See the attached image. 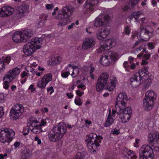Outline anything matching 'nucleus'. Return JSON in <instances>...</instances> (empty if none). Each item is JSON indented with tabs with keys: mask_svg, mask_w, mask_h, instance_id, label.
<instances>
[{
	"mask_svg": "<svg viewBox=\"0 0 159 159\" xmlns=\"http://www.w3.org/2000/svg\"><path fill=\"white\" fill-rule=\"evenodd\" d=\"M5 96L3 93H0V102H2L5 100Z\"/></svg>",
	"mask_w": 159,
	"mask_h": 159,
	"instance_id": "55",
	"label": "nucleus"
},
{
	"mask_svg": "<svg viewBox=\"0 0 159 159\" xmlns=\"http://www.w3.org/2000/svg\"><path fill=\"white\" fill-rule=\"evenodd\" d=\"M14 9L10 6H4L0 9V16L7 17L9 16L14 13Z\"/></svg>",
	"mask_w": 159,
	"mask_h": 159,
	"instance_id": "15",
	"label": "nucleus"
},
{
	"mask_svg": "<svg viewBox=\"0 0 159 159\" xmlns=\"http://www.w3.org/2000/svg\"><path fill=\"white\" fill-rule=\"evenodd\" d=\"M75 8L71 5H68L63 7L59 10L58 13L54 18L60 20L57 25L63 26L70 21V19L73 14Z\"/></svg>",
	"mask_w": 159,
	"mask_h": 159,
	"instance_id": "1",
	"label": "nucleus"
},
{
	"mask_svg": "<svg viewBox=\"0 0 159 159\" xmlns=\"http://www.w3.org/2000/svg\"><path fill=\"white\" fill-rule=\"evenodd\" d=\"M137 51H141L142 52H144L145 51V49L143 48V46H141L140 47L137 48L136 49Z\"/></svg>",
	"mask_w": 159,
	"mask_h": 159,
	"instance_id": "62",
	"label": "nucleus"
},
{
	"mask_svg": "<svg viewBox=\"0 0 159 159\" xmlns=\"http://www.w3.org/2000/svg\"><path fill=\"white\" fill-rule=\"evenodd\" d=\"M99 1V0H87L84 4V7L87 9H89V10H92L93 9L90 8V7L97 5Z\"/></svg>",
	"mask_w": 159,
	"mask_h": 159,
	"instance_id": "23",
	"label": "nucleus"
},
{
	"mask_svg": "<svg viewBox=\"0 0 159 159\" xmlns=\"http://www.w3.org/2000/svg\"><path fill=\"white\" fill-rule=\"evenodd\" d=\"M141 78L136 75H133L130 79V83L133 88L138 87L141 84Z\"/></svg>",
	"mask_w": 159,
	"mask_h": 159,
	"instance_id": "19",
	"label": "nucleus"
},
{
	"mask_svg": "<svg viewBox=\"0 0 159 159\" xmlns=\"http://www.w3.org/2000/svg\"><path fill=\"white\" fill-rule=\"evenodd\" d=\"M123 157L127 158V159H136L137 156L135 152L127 148H124L121 151Z\"/></svg>",
	"mask_w": 159,
	"mask_h": 159,
	"instance_id": "17",
	"label": "nucleus"
},
{
	"mask_svg": "<svg viewBox=\"0 0 159 159\" xmlns=\"http://www.w3.org/2000/svg\"><path fill=\"white\" fill-rule=\"evenodd\" d=\"M42 79L47 84L52 80V75L51 74L49 73L44 75L42 78Z\"/></svg>",
	"mask_w": 159,
	"mask_h": 159,
	"instance_id": "30",
	"label": "nucleus"
},
{
	"mask_svg": "<svg viewBox=\"0 0 159 159\" xmlns=\"http://www.w3.org/2000/svg\"><path fill=\"white\" fill-rule=\"evenodd\" d=\"M148 45L149 49H152L155 47L154 44L152 42L149 43H148Z\"/></svg>",
	"mask_w": 159,
	"mask_h": 159,
	"instance_id": "54",
	"label": "nucleus"
},
{
	"mask_svg": "<svg viewBox=\"0 0 159 159\" xmlns=\"http://www.w3.org/2000/svg\"><path fill=\"white\" fill-rule=\"evenodd\" d=\"M107 84L98 80L96 86V90L97 91H100L104 89Z\"/></svg>",
	"mask_w": 159,
	"mask_h": 159,
	"instance_id": "32",
	"label": "nucleus"
},
{
	"mask_svg": "<svg viewBox=\"0 0 159 159\" xmlns=\"http://www.w3.org/2000/svg\"><path fill=\"white\" fill-rule=\"evenodd\" d=\"M21 34L23 40H22L23 42H25L27 40L32 36L33 32L30 29L25 30L22 32L21 31Z\"/></svg>",
	"mask_w": 159,
	"mask_h": 159,
	"instance_id": "20",
	"label": "nucleus"
},
{
	"mask_svg": "<svg viewBox=\"0 0 159 159\" xmlns=\"http://www.w3.org/2000/svg\"><path fill=\"white\" fill-rule=\"evenodd\" d=\"M142 14V12L141 11H139L134 12L133 13L132 15L135 18L136 21L138 22L139 20L138 18L139 17L140 15Z\"/></svg>",
	"mask_w": 159,
	"mask_h": 159,
	"instance_id": "35",
	"label": "nucleus"
},
{
	"mask_svg": "<svg viewBox=\"0 0 159 159\" xmlns=\"http://www.w3.org/2000/svg\"><path fill=\"white\" fill-rule=\"evenodd\" d=\"M110 84L107 86V89L110 91H112L115 88L117 81L115 77H111L110 78Z\"/></svg>",
	"mask_w": 159,
	"mask_h": 159,
	"instance_id": "24",
	"label": "nucleus"
},
{
	"mask_svg": "<svg viewBox=\"0 0 159 159\" xmlns=\"http://www.w3.org/2000/svg\"><path fill=\"white\" fill-rule=\"evenodd\" d=\"M20 72V69L17 68H15L10 70L7 73L6 75L13 80L15 76L19 74Z\"/></svg>",
	"mask_w": 159,
	"mask_h": 159,
	"instance_id": "22",
	"label": "nucleus"
},
{
	"mask_svg": "<svg viewBox=\"0 0 159 159\" xmlns=\"http://www.w3.org/2000/svg\"><path fill=\"white\" fill-rule=\"evenodd\" d=\"M39 122L35 118L31 117L27 123V127L34 134H39L44 131L39 125Z\"/></svg>",
	"mask_w": 159,
	"mask_h": 159,
	"instance_id": "10",
	"label": "nucleus"
},
{
	"mask_svg": "<svg viewBox=\"0 0 159 159\" xmlns=\"http://www.w3.org/2000/svg\"><path fill=\"white\" fill-rule=\"evenodd\" d=\"M11 60V57H10L7 56L3 57L2 58L1 60L2 61L3 63H4V65L5 63L7 64H8Z\"/></svg>",
	"mask_w": 159,
	"mask_h": 159,
	"instance_id": "39",
	"label": "nucleus"
},
{
	"mask_svg": "<svg viewBox=\"0 0 159 159\" xmlns=\"http://www.w3.org/2000/svg\"><path fill=\"white\" fill-rule=\"evenodd\" d=\"M84 94L83 91H81L80 90L76 91V94L80 97L82 96Z\"/></svg>",
	"mask_w": 159,
	"mask_h": 159,
	"instance_id": "57",
	"label": "nucleus"
},
{
	"mask_svg": "<svg viewBox=\"0 0 159 159\" xmlns=\"http://www.w3.org/2000/svg\"><path fill=\"white\" fill-rule=\"evenodd\" d=\"M149 32L146 33L144 35H141L140 39L143 41H146L149 40L150 38L149 35Z\"/></svg>",
	"mask_w": 159,
	"mask_h": 159,
	"instance_id": "34",
	"label": "nucleus"
},
{
	"mask_svg": "<svg viewBox=\"0 0 159 159\" xmlns=\"http://www.w3.org/2000/svg\"><path fill=\"white\" fill-rule=\"evenodd\" d=\"M95 43L93 39L91 38H87L85 39L82 46L83 50H85L93 47L95 45Z\"/></svg>",
	"mask_w": 159,
	"mask_h": 159,
	"instance_id": "18",
	"label": "nucleus"
},
{
	"mask_svg": "<svg viewBox=\"0 0 159 159\" xmlns=\"http://www.w3.org/2000/svg\"><path fill=\"white\" fill-rule=\"evenodd\" d=\"M71 68H69V66H67L66 68V71L62 70L61 72V76L64 78H66L68 77L70 74V72Z\"/></svg>",
	"mask_w": 159,
	"mask_h": 159,
	"instance_id": "31",
	"label": "nucleus"
},
{
	"mask_svg": "<svg viewBox=\"0 0 159 159\" xmlns=\"http://www.w3.org/2000/svg\"><path fill=\"white\" fill-rule=\"evenodd\" d=\"M139 0H132L129 1V2L131 4V7H134L138 3Z\"/></svg>",
	"mask_w": 159,
	"mask_h": 159,
	"instance_id": "51",
	"label": "nucleus"
},
{
	"mask_svg": "<svg viewBox=\"0 0 159 159\" xmlns=\"http://www.w3.org/2000/svg\"><path fill=\"white\" fill-rule=\"evenodd\" d=\"M150 55L149 54H145L143 57V60H148L150 58Z\"/></svg>",
	"mask_w": 159,
	"mask_h": 159,
	"instance_id": "63",
	"label": "nucleus"
},
{
	"mask_svg": "<svg viewBox=\"0 0 159 159\" xmlns=\"http://www.w3.org/2000/svg\"><path fill=\"white\" fill-rule=\"evenodd\" d=\"M120 133V130L117 129L116 128L113 129L111 131V133L113 134L118 135Z\"/></svg>",
	"mask_w": 159,
	"mask_h": 159,
	"instance_id": "49",
	"label": "nucleus"
},
{
	"mask_svg": "<svg viewBox=\"0 0 159 159\" xmlns=\"http://www.w3.org/2000/svg\"><path fill=\"white\" fill-rule=\"evenodd\" d=\"M123 108H119V111L118 109H116V113L119 116L123 123H125L128 121L130 118L132 112V110L130 107H128L124 109H122Z\"/></svg>",
	"mask_w": 159,
	"mask_h": 159,
	"instance_id": "9",
	"label": "nucleus"
},
{
	"mask_svg": "<svg viewBox=\"0 0 159 159\" xmlns=\"http://www.w3.org/2000/svg\"><path fill=\"white\" fill-rule=\"evenodd\" d=\"M110 31L109 27H106L99 29L96 35L98 39L103 40L106 38L109 34Z\"/></svg>",
	"mask_w": 159,
	"mask_h": 159,
	"instance_id": "14",
	"label": "nucleus"
},
{
	"mask_svg": "<svg viewBox=\"0 0 159 159\" xmlns=\"http://www.w3.org/2000/svg\"><path fill=\"white\" fill-rule=\"evenodd\" d=\"M75 102L76 105L78 106H80L82 104V102L80 98H75Z\"/></svg>",
	"mask_w": 159,
	"mask_h": 159,
	"instance_id": "50",
	"label": "nucleus"
},
{
	"mask_svg": "<svg viewBox=\"0 0 159 159\" xmlns=\"http://www.w3.org/2000/svg\"><path fill=\"white\" fill-rule=\"evenodd\" d=\"M77 87L78 88L81 89H86V87L85 86L84 84L83 83L79 84L78 85Z\"/></svg>",
	"mask_w": 159,
	"mask_h": 159,
	"instance_id": "64",
	"label": "nucleus"
},
{
	"mask_svg": "<svg viewBox=\"0 0 159 159\" xmlns=\"http://www.w3.org/2000/svg\"><path fill=\"white\" fill-rule=\"evenodd\" d=\"M46 7L48 9H52L53 8V6L52 4H47L46 6Z\"/></svg>",
	"mask_w": 159,
	"mask_h": 159,
	"instance_id": "60",
	"label": "nucleus"
},
{
	"mask_svg": "<svg viewBox=\"0 0 159 159\" xmlns=\"http://www.w3.org/2000/svg\"><path fill=\"white\" fill-rule=\"evenodd\" d=\"M3 80L4 81L3 85V88L5 89H8L9 87V83L11 82L13 80L5 75L3 78Z\"/></svg>",
	"mask_w": 159,
	"mask_h": 159,
	"instance_id": "29",
	"label": "nucleus"
},
{
	"mask_svg": "<svg viewBox=\"0 0 159 159\" xmlns=\"http://www.w3.org/2000/svg\"><path fill=\"white\" fill-rule=\"evenodd\" d=\"M123 65L125 70L129 72L130 68L128 65V62L127 61H125Z\"/></svg>",
	"mask_w": 159,
	"mask_h": 159,
	"instance_id": "44",
	"label": "nucleus"
},
{
	"mask_svg": "<svg viewBox=\"0 0 159 159\" xmlns=\"http://www.w3.org/2000/svg\"><path fill=\"white\" fill-rule=\"evenodd\" d=\"M18 10L20 13H23L27 11L26 7L24 6H21L19 7Z\"/></svg>",
	"mask_w": 159,
	"mask_h": 159,
	"instance_id": "41",
	"label": "nucleus"
},
{
	"mask_svg": "<svg viewBox=\"0 0 159 159\" xmlns=\"http://www.w3.org/2000/svg\"><path fill=\"white\" fill-rule=\"evenodd\" d=\"M140 36H141V35H144V34H145L147 32V33L149 32V31L146 29V27H143L141 25L140 26Z\"/></svg>",
	"mask_w": 159,
	"mask_h": 159,
	"instance_id": "36",
	"label": "nucleus"
},
{
	"mask_svg": "<svg viewBox=\"0 0 159 159\" xmlns=\"http://www.w3.org/2000/svg\"><path fill=\"white\" fill-rule=\"evenodd\" d=\"M102 138L100 136H97L94 133H92L86 137V141L87 143V146L91 150L94 151L100 145L99 143L101 142Z\"/></svg>",
	"mask_w": 159,
	"mask_h": 159,
	"instance_id": "5",
	"label": "nucleus"
},
{
	"mask_svg": "<svg viewBox=\"0 0 159 159\" xmlns=\"http://www.w3.org/2000/svg\"><path fill=\"white\" fill-rule=\"evenodd\" d=\"M66 131V125L63 122L59 123L49 132L48 139L51 142H57L62 139Z\"/></svg>",
	"mask_w": 159,
	"mask_h": 159,
	"instance_id": "2",
	"label": "nucleus"
},
{
	"mask_svg": "<svg viewBox=\"0 0 159 159\" xmlns=\"http://www.w3.org/2000/svg\"><path fill=\"white\" fill-rule=\"evenodd\" d=\"M61 61V58L59 57H53L49 61V64L51 66L58 64Z\"/></svg>",
	"mask_w": 159,
	"mask_h": 159,
	"instance_id": "28",
	"label": "nucleus"
},
{
	"mask_svg": "<svg viewBox=\"0 0 159 159\" xmlns=\"http://www.w3.org/2000/svg\"><path fill=\"white\" fill-rule=\"evenodd\" d=\"M152 137L154 150L156 152L159 151V135L157 134H152Z\"/></svg>",
	"mask_w": 159,
	"mask_h": 159,
	"instance_id": "21",
	"label": "nucleus"
},
{
	"mask_svg": "<svg viewBox=\"0 0 159 159\" xmlns=\"http://www.w3.org/2000/svg\"><path fill=\"white\" fill-rule=\"evenodd\" d=\"M90 67L91 68L90 70V71L89 74L90 76V77L93 79H94V76L93 75V71L95 70V68L94 67L92 66H90Z\"/></svg>",
	"mask_w": 159,
	"mask_h": 159,
	"instance_id": "45",
	"label": "nucleus"
},
{
	"mask_svg": "<svg viewBox=\"0 0 159 159\" xmlns=\"http://www.w3.org/2000/svg\"><path fill=\"white\" fill-rule=\"evenodd\" d=\"M140 159H153L154 155L153 149L148 144H145L140 148L139 151Z\"/></svg>",
	"mask_w": 159,
	"mask_h": 159,
	"instance_id": "6",
	"label": "nucleus"
},
{
	"mask_svg": "<svg viewBox=\"0 0 159 159\" xmlns=\"http://www.w3.org/2000/svg\"><path fill=\"white\" fill-rule=\"evenodd\" d=\"M156 97V94L153 90H149L146 92L143 100V106L145 110L150 111L152 109Z\"/></svg>",
	"mask_w": 159,
	"mask_h": 159,
	"instance_id": "4",
	"label": "nucleus"
},
{
	"mask_svg": "<svg viewBox=\"0 0 159 159\" xmlns=\"http://www.w3.org/2000/svg\"><path fill=\"white\" fill-rule=\"evenodd\" d=\"M14 131L10 129L2 128L0 129V141L2 143H9L14 138Z\"/></svg>",
	"mask_w": 159,
	"mask_h": 159,
	"instance_id": "7",
	"label": "nucleus"
},
{
	"mask_svg": "<svg viewBox=\"0 0 159 159\" xmlns=\"http://www.w3.org/2000/svg\"><path fill=\"white\" fill-rule=\"evenodd\" d=\"M139 75L138 77H140L141 79L143 77L147 75V73H146L143 69H140L139 70Z\"/></svg>",
	"mask_w": 159,
	"mask_h": 159,
	"instance_id": "38",
	"label": "nucleus"
},
{
	"mask_svg": "<svg viewBox=\"0 0 159 159\" xmlns=\"http://www.w3.org/2000/svg\"><path fill=\"white\" fill-rule=\"evenodd\" d=\"M139 140L137 139H136L135 142L134 143V146L135 147L138 148L139 147Z\"/></svg>",
	"mask_w": 159,
	"mask_h": 159,
	"instance_id": "61",
	"label": "nucleus"
},
{
	"mask_svg": "<svg viewBox=\"0 0 159 159\" xmlns=\"http://www.w3.org/2000/svg\"><path fill=\"white\" fill-rule=\"evenodd\" d=\"M110 57L111 60L113 61H115L117 60L118 58V54L116 52L113 53Z\"/></svg>",
	"mask_w": 159,
	"mask_h": 159,
	"instance_id": "42",
	"label": "nucleus"
},
{
	"mask_svg": "<svg viewBox=\"0 0 159 159\" xmlns=\"http://www.w3.org/2000/svg\"><path fill=\"white\" fill-rule=\"evenodd\" d=\"M29 155L26 150H24L22 153L21 158L22 159H27L29 157Z\"/></svg>",
	"mask_w": 159,
	"mask_h": 159,
	"instance_id": "37",
	"label": "nucleus"
},
{
	"mask_svg": "<svg viewBox=\"0 0 159 159\" xmlns=\"http://www.w3.org/2000/svg\"><path fill=\"white\" fill-rule=\"evenodd\" d=\"M110 57L107 55L102 56L100 58L101 64L104 66H107L109 65L111 61Z\"/></svg>",
	"mask_w": 159,
	"mask_h": 159,
	"instance_id": "27",
	"label": "nucleus"
},
{
	"mask_svg": "<svg viewBox=\"0 0 159 159\" xmlns=\"http://www.w3.org/2000/svg\"><path fill=\"white\" fill-rule=\"evenodd\" d=\"M34 140L35 141L37 142V144H41V141L38 137H35L34 138Z\"/></svg>",
	"mask_w": 159,
	"mask_h": 159,
	"instance_id": "59",
	"label": "nucleus"
},
{
	"mask_svg": "<svg viewBox=\"0 0 159 159\" xmlns=\"http://www.w3.org/2000/svg\"><path fill=\"white\" fill-rule=\"evenodd\" d=\"M5 69V66L2 61L0 59V71L2 72Z\"/></svg>",
	"mask_w": 159,
	"mask_h": 159,
	"instance_id": "48",
	"label": "nucleus"
},
{
	"mask_svg": "<svg viewBox=\"0 0 159 159\" xmlns=\"http://www.w3.org/2000/svg\"><path fill=\"white\" fill-rule=\"evenodd\" d=\"M24 111L22 105L19 103L14 105L10 110V116L11 119L16 120L21 116Z\"/></svg>",
	"mask_w": 159,
	"mask_h": 159,
	"instance_id": "8",
	"label": "nucleus"
},
{
	"mask_svg": "<svg viewBox=\"0 0 159 159\" xmlns=\"http://www.w3.org/2000/svg\"><path fill=\"white\" fill-rule=\"evenodd\" d=\"M79 74V69H75L73 70L72 73L71 74L73 78L75 77Z\"/></svg>",
	"mask_w": 159,
	"mask_h": 159,
	"instance_id": "43",
	"label": "nucleus"
},
{
	"mask_svg": "<svg viewBox=\"0 0 159 159\" xmlns=\"http://www.w3.org/2000/svg\"><path fill=\"white\" fill-rule=\"evenodd\" d=\"M125 33L126 34L129 35L130 33V28L128 25H126L125 27V30L123 33Z\"/></svg>",
	"mask_w": 159,
	"mask_h": 159,
	"instance_id": "46",
	"label": "nucleus"
},
{
	"mask_svg": "<svg viewBox=\"0 0 159 159\" xmlns=\"http://www.w3.org/2000/svg\"><path fill=\"white\" fill-rule=\"evenodd\" d=\"M47 122L45 120H41V123L39 124V125L41 128L42 126H43L46 125Z\"/></svg>",
	"mask_w": 159,
	"mask_h": 159,
	"instance_id": "56",
	"label": "nucleus"
},
{
	"mask_svg": "<svg viewBox=\"0 0 159 159\" xmlns=\"http://www.w3.org/2000/svg\"><path fill=\"white\" fill-rule=\"evenodd\" d=\"M152 83L151 80L150 79H147L145 82V87H148Z\"/></svg>",
	"mask_w": 159,
	"mask_h": 159,
	"instance_id": "52",
	"label": "nucleus"
},
{
	"mask_svg": "<svg viewBox=\"0 0 159 159\" xmlns=\"http://www.w3.org/2000/svg\"><path fill=\"white\" fill-rule=\"evenodd\" d=\"M41 39L37 37L33 38L30 42L27 43L23 47V52L27 56H30L41 47Z\"/></svg>",
	"mask_w": 159,
	"mask_h": 159,
	"instance_id": "3",
	"label": "nucleus"
},
{
	"mask_svg": "<svg viewBox=\"0 0 159 159\" xmlns=\"http://www.w3.org/2000/svg\"><path fill=\"white\" fill-rule=\"evenodd\" d=\"M33 74V75H32L31 76V77L30 79L31 80H32L33 78L34 75V74H36V71L35 69H33L32 68H30V71Z\"/></svg>",
	"mask_w": 159,
	"mask_h": 159,
	"instance_id": "53",
	"label": "nucleus"
},
{
	"mask_svg": "<svg viewBox=\"0 0 159 159\" xmlns=\"http://www.w3.org/2000/svg\"><path fill=\"white\" fill-rule=\"evenodd\" d=\"M30 129V128H29V127L28 128L27 131L26 129L25 128H24V129H23V132H24L23 134H24V135H27L28 134L29 132Z\"/></svg>",
	"mask_w": 159,
	"mask_h": 159,
	"instance_id": "58",
	"label": "nucleus"
},
{
	"mask_svg": "<svg viewBox=\"0 0 159 159\" xmlns=\"http://www.w3.org/2000/svg\"><path fill=\"white\" fill-rule=\"evenodd\" d=\"M132 8L133 7H131V4L128 2L125 4L124 7H122V9L124 11H127L129 8Z\"/></svg>",
	"mask_w": 159,
	"mask_h": 159,
	"instance_id": "40",
	"label": "nucleus"
},
{
	"mask_svg": "<svg viewBox=\"0 0 159 159\" xmlns=\"http://www.w3.org/2000/svg\"><path fill=\"white\" fill-rule=\"evenodd\" d=\"M127 99V95L126 93L123 92L120 93L116 100V109H118V110L119 108H124L125 106Z\"/></svg>",
	"mask_w": 159,
	"mask_h": 159,
	"instance_id": "11",
	"label": "nucleus"
},
{
	"mask_svg": "<svg viewBox=\"0 0 159 159\" xmlns=\"http://www.w3.org/2000/svg\"><path fill=\"white\" fill-rule=\"evenodd\" d=\"M110 18V17L107 14L99 15L94 20V26L97 27H99L106 25Z\"/></svg>",
	"mask_w": 159,
	"mask_h": 159,
	"instance_id": "12",
	"label": "nucleus"
},
{
	"mask_svg": "<svg viewBox=\"0 0 159 159\" xmlns=\"http://www.w3.org/2000/svg\"><path fill=\"white\" fill-rule=\"evenodd\" d=\"M12 39L14 42L16 43L23 42L21 31H17L12 36Z\"/></svg>",
	"mask_w": 159,
	"mask_h": 159,
	"instance_id": "25",
	"label": "nucleus"
},
{
	"mask_svg": "<svg viewBox=\"0 0 159 159\" xmlns=\"http://www.w3.org/2000/svg\"><path fill=\"white\" fill-rule=\"evenodd\" d=\"M46 85L47 84L46 83L41 79L38 81L37 86L42 90L44 89L45 88Z\"/></svg>",
	"mask_w": 159,
	"mask_h": 159,
	"instance_id": "33",
	"label": "nucleus"
},
{
	"mask_svg": "<svg viewBox=\"0 0 159 159\" xmlns=\"http://www.w3.org/2000/svg\"><path fill=\"white\" fill-rule=\"evenodd\" d=\"M74 159H84V156L80 152H78Z\"/></svg>",
	"mask_w": 159,
	"mask_h": 159,
	"instance_id": "47",
	"label": "nucleus"
},
{
	"mask_svg": "<svg viewBox=\"0 0 159 159\" xmlns=\"http://www.w3.org/2000/svg\"><path fill=\"white\" fill-rule=\"evenodd\" d=\"M116 113V110L113 109L111 111L110 109L107 118L104 125L105 127L109 126L113 123L114 121L113 118L115 116Z\"/></svg>",
	"mask_w": 159,
	"mask_h": 159,
	"instance_id": "16",
	"label": "nucleus"
},
{
	"mask_svg": "<svg viewBox=\"0 0 159 159\" xmlns=\"http://www.w3.org/2000/svg\"><path fill=\"white\" fill-rule=\"evenodd\" d=\"M109 77V76L107 73H103L99 76L98 80L107 84Z\"/></svg>",
	"mask_w": 159,
	"mask_h": 159,
	"instance_id": "26",
	"label": "nucleus"
},
{
	"mask_svg": "<svg viewBox=\"0 0 159 159\" xmlns=\"http://www.w3.org/2000/svg\"><path fill=\"white\" fill-rule=\"evenodd\" d=\"M113 42V39H109L105 41L103 43L101 42L100 44V46L97 50L98 52L101 53L103 51L110 49L112 47Z\"/></svg>",
	"mask_w": 159,
	"mask_h": 159,
	"instance_id": "13",
	"label": "nucleus"
}]
</instances>
